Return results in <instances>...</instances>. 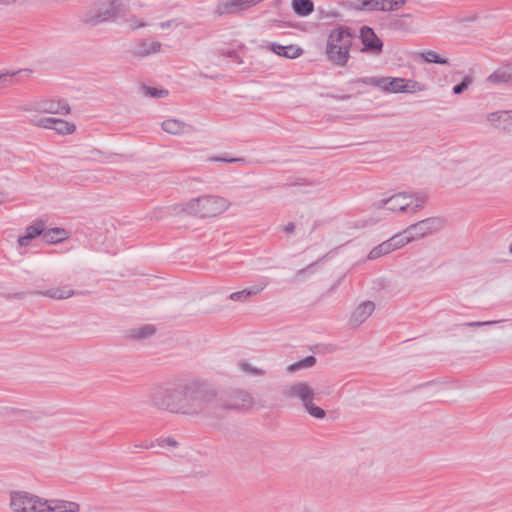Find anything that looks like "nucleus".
I'll list each match as a JSON object with an SVG mask.
<instances>
[{
	"mask_svg": "<svg viewBox=\"0 0 512 512\" xmlns=\"http://www.w3.org/2000/svg\"><path fill=\"white\" fill-rule=\"evenodd\" d=\"M217 401L213 385L199 379H181L178 414L196 417L204 415Z\"/></svg>",
	"mask_w": 512,
	"mask_h": 512,
	"instance_id": "f257e3e1",
	"label": "nucleus"
},
{
	"mask_svg": "<svg viewBox=\"0 0 512 512\" xmlns=\"http://www.w3.org/2000/svg\"><path fill=\"white\" fill-rule=\"evenodd\" d=\"M353 35L348 28L339 26L330 31L325 48L327 60L335 66L345 67L349 58Z\"/></svg>",
	"mask_w": 512,
	"mask_h": 512,
	"instance_id": "f03ea898",
	"label": "nucleus"
},
{
	"mask_svg": "<svg viewBox=\"0 0 512 512\" xmlns=\"http://www.w3.org/2000/svg\"><path fill=\"white\" fill-rule=\"evenodd\" d=\"M231 203L228 199L206 194L192 198L179 206L180 211L200 218L215 217L229 209Z\"/></svg>",
	"mask_w": 512,
	"mask_h": 512,
	"instance_id": "7ed1b4c3",
	"label": "nucleus"
},
{
	"mask_svg": "<svg viewBox=\"0 0 512 512\" xmlns=\"http://www.w3.org/2000/svg\"><path fill=\"white\" fill-rule=\"evenodd\" d=\"M181 380L158 383L148 393L149 405L158 410L178 414Z\"/></svg>",
	"mask_w": 512,
	"mask_h": 512,
	"instance_id": "20e7f679",
	"label": "nucleus"
},
{
	"mask_svg": "<svg viewBox=\"0 0 512 512\" xmlns=\"http://www.w3.org/2000/svg\"><path fill=\"white\" fill-rule=\"evenodd\" d=\"M120 0H97L84 13V23L96 26L100 23L114 19L118 13Z\"/></svg>",
	"mask_w": 512,
	"mask_h": 512,
	"instance_id": "39448f33",
	"label": "nucleus"
},
{
	"mask_svg": "<svg viewBox=\"0 0 512 512\" xmlns=\"http://www.w3.org/2000/svg\"><path fill=\"white\" fill-rule=\"evenodd\" d=\"M9 505L14 512H44L45 502L26 491H11Z\"/></svg>",
	"mask_w": 512,
	"mask_h": 512,
	"instance_id": "423d86ee",
	"label": "nucleus"
},
{
	"mask_svg": "<svg viewBox=\"0 0 512 512\" xmlns=\"http://www.w3.org/2000/svg\"><path fill=\"white\" fill-rule=\"evenodd\" d=\"M20 110L28 113L67 115L70 112V107L63 100L43 98L22 105Z\"/></svg>",
	"mask_w": 512,
	"mask_h": 512,
	"instance_id": "0eeeda50",
	"label": "nucleus"
},
{
	"mask_svg": "<svg viewBox=\"0 0 512 512\" xmlns=\"http://www.w3.org/2000/svg\"><path fill=\"white\" fill-rule=\"evenodd\" d=\"M444 221L440 217H430L409 225L404 234H410L414 240L424 238L442 229Z\"/></svg>",
	"mask_w": 512,
	"mask_h": 512,
	"instance_id": "6e6552de",
	"label": "nucleus"
},
{
	"mask_svg": "<svg viewBox=\"0 0 512 512\" xmlns=\"http://www.w3.org/2000/svg\"><path fill=\"white\" fill-rule=\"evenodd\" d=\"M406 0H350V4L357 10L373 12H390L400 9Z\"/></svg>",
	"mask_w": 512,
	"mask_h": 512,
	"instance_id": "1a4fd4ad",
	"label": "nucleus"
},
{
	"mask_svg": "<svg viewBox=\"0 0 512 512\" xmlns=\"http://www.w3.org/2000/svg\"><path fill=\"white\" fill-rule=\"evenodd\" d=\"M411 206L410 193L401 192L387 198H381L372 203L376 210L386 209L390 212L408 211Z\"/></svg>",
	"mask_w": 512,
	"mask_h": 512,
	"instance_id": "9d476101",
	"label": "nucleus"
},
{
	"mask_svg": "<svg viewBox=\"0 0 512 512\" xmlns=\"http://www.w3.org/2000/svg\"><path fill=\"white\" fill-rule=\"evenodd\" d=\"M29 122L30 124L43 129L54 130L59 135H70L76 131V126L73 123L54 117H32L29 119Z\"/></svg>",
	"mask_w": 512,
	"mask_h": 512,
	"instance_id": "9b49d317",
	"label": "nucleus"
},
{
	"mask_svg": "<svg viewBox=\"0 0 512 512\" xmlns=\"http://www.w3.org/2000/svg\"><path fill=\"white\" fill-rule=\"evenodd\" d=\"M283 395L288 399L301 400L303 407L315 398V391L308 383L298 382L284 388Z\"/></svg>",
	"mask_w": 512,
	"mask_h": 512,
	"instance_id": "f8f14e48",
	"label": "nucleus"
},
{
	"mask_svg": "<svg viewBox=\"0 0 512 512\" xmlns=\"http://www.w3.org/2000/svg\"><path fill=\"white\" fill-rule=\"evenodd\" d=\"M360 39L364 45L362 51L370 52L376 55L382 52L383 43L375 34L372 28L363 26L360 29Z\"/></svg>",
	"mask_w": 512,
	"mask_h": 512,
	"instance_id": "ddd939ff",
	"label": "nucleus"
},
{
	"mask_svg": "<svg viewBox=\"0 0 512 512\" xmlns=\"http://www.w3.org/2000/svg\"><path fill=\"white\" fill-rule=\"evenodd\" d=\"M486 119L494 127L512 134V110H500L489 113Z\"/></svg>",
	"mask_w": 512,
	"mask_h": 512,
	"instance_id": "4468645a",
	"label": "nucleus"
},
{
	"mask_svg": "<svg viewBox=\"0 0 512 512\" xmlns=\"http://www.w3.org/2000/svg\"><path fill=\"white\" fill-rule=\"evenodd\" d=\"M254 404V398L245 390H236L229 395L228 402L225 405L231 409L251 408Z\"/></svg>",
	"mask_w": 512,
	"mask_h": 512,
	"instance_id": "2eb2a0df",
	"label": "nucleus"
},
{
	"mask_svg": "<svg viewBox=\"0 0 512 512\" xmlns=\"http://www.w3.org/2000/svg\"><path fill=\"white\" fill-rule=\"evenodd\" d=\"M375 310V304L372 301H364L359 304L350 316V324L354 327L364 323Z\"/></svg>",
	"mask_w": 512,
	"mask_h": 512,
	"instance_id": "dca6fc26",
	"label": "nucleus"
},
{
	"mask_svg": "<svg viewBox=\"0 0 512 512\" xmlns=\"http://www.w3.org/2000/svg\"><path fill=\"white\" fill-rule=\"evenodd\" d=\"M44 512H79L80 505L73 501L61 499H44Z\"/></svg>",
	"mask_w": 512,
	"mask_h": 512,
	"instance_id": "f3484780",
	"label": "nucleus"
},
{
	"mask_svg": "<svg viewBox=\"0 0 512 512\" xmlns=\"http://www.w3.org/2000/svg\"><path fill=\"white\" fill-rule=\"evenodd\" d=\"M161 128L163 129V131L171 135H182L194 131L193 127L190 124L176 118L164 120L161 123Z\"/></svg>",
	"mask_w": 512,
	"mask_h": 512,
	"instance_id": "a211bd4d",
	"label": "nucleus"
},
{
	"mask_svg": "<svg viewBox=\"0 0 512 512\" xmlns=\"http://www.w3.org/2000/svg\"><path fill=\"white\" fill-rule=\"evenodd\" d=\"M32 294L41 295L55 300L68 299L76 294L69 286L52 287L47 290L35 291Z\"/></svg>",
	"mask_w": 512,
	"mask_h": 512,
	"instance_id": "6ab92c4d",
	"label": "nucleus"
},
{
	"mask_svg": "<svg viewBox=\"0 0 512 512\" xmlns=\"http://www.w3.org/2000/svg\"><path fill=\"white\" fill-rule=\"evenodd\" d=\"M161 43L158 41L140 40L136 43L133 49V55L136 57H147L149 55L158 53L161 49Z\"/></svg>",
	"mask_w": 512,
	"mask_h": 512,
	"instance_id": "aec40b11",
	"label": "nucleus"
},
{
	"mask_svg": "<svg viewBox=\"0 0 512 512\" xmlns=\"http://www.w3.org/2000/svg\"><path fill=\"white\" fill-rule=\"evenodd\" d=\"M44 229V223L42 221H37L34 224L26 227L25 234L18 238V244L21 247H25L29 245V242L33 240L37 236H42Z\"/></svg>",
	"mask_w": 512,
	"mask_h": 512,
	"instance_id": "412c9836",
	"label": "nucleus"
},
{
	"mask_svg": "<svg viewBox=\"0 0 512 512\" xmlns=\"http://www.w3.org/2000/svg\"><path fill=\"white\" fill-rule=\"evenodd\" d=\"M271 50L275 54L288 59H295L303 53V50L296 45L283 46L277 43H273L271 45Z\"/></svg>",
	"mask_w": 512,
	"mask_h": 512,
	"instance_id": "4be33fe9",
	"label": "nucleus"
},
{
	"mask_svg": "<svg viewBox=\"0 0 512 512\" xmlns=\"http://www.w3.org/2000/svg\"><path fill=\"white\" fill-rule=\"evenodd\" d=\"M264 288L265 284H257L241 291L231 293L229 299L235 302H246L251 296L262 292Z\"/></svg>",
	"mask_w": 512,
	"mask_h": 512,
	"instance_id": "5701e85b",
	"label": "nucleus"
},
{
	"mask_svg": "<svg viewBox=\"0 0 512 512\" xmlns=\"http://www.w3.org/2000/svg\"><path fill=\"white\" fill-rule=\"evenodd\" d=\"M510 81H512V66L498 69L487 78V82L492 84H506Z\"/></svg>",
	"mask_w": 512,
	"mask_h": 512,
	"instance_id": "b1692460",
	"label": "nucleus"
},
{
	"mask_svg": "<svg viewBox=\"0 0 512 512\" xmlns=\"http://www.w3.org/2000/svg\"><path fill=\"white\" fill-rule=\"evenodd\" d=\"M67 238V232L62 228L43 229L42 239L49 244L58 243Z\"/></svg>",
	"mask_w": 512,
	"mask_h": 512,
	"instance_id": "393cba45",
	"label": "nucleus"
},
{
	"mask_svg": "<svg viewBox=\"0 0 512 512\" xmlns=\"http://www.w3.org/2000/svg\"><path fill=\"white\" fill-rule=\"evenodd\" d=\"M292 9L300 17H306L314 11V3L311 0H292Z\"/></svg>",
	"mask_w": 512,
	"mask_h": 512,
	"instance_id": "a878e982",
	"label": "nucleus"
},
{
	"mask_svg": "<svg viewBox=\"0 0 512 512\" xmlns=\"http://www.w3.org/2000/svg\"><path fill=\"white\" fill-rule=\"evenodd\" d=\"M31 73L32 71L29 69L0 73V85L1 87H8L13 83L21 82L20 78H16L15 80L13 78L21 74H24L26 77H29Z\"/></svg>",
	"mask_w": 512,
	"mask_h": 512,
	"instance_id": "bb28decb",
	"label": "nucleus"
},
{
	"mask_svg": "<svg viewBox=\"0 0 512 512\" xmlns=\"http://www.w3.org/2000/svg\"><path fill=\"white\" fill-rule=\"evenodd\" d=\"M390 77H363L355 80V83H361L364 85H371L379 87L386 92H389Z\"/></svg>",
	"mask_w": 512,
	"mask_h": 512,
	"instance_id": "cd10ccee",
	"label": "nucleus"
},
{
	"mask_svg": "<svg viewBox=\"0 0 512 512\" xmlns=\"http://www.w3.org/2000/svg\"><path fill=\"white\" fill-rule=\"evenodd\" d=\"M386 241L388 242L390 251L393 252L395 250H398V249L404 247L405 245L409 244L410 242H412L413 237H411L410 234H404V231H403L402 233L395 234L394 236H392L391 238H389Z\"/></svg>",
	"mask_w": 512,
	"mask_h": 512,
	"instance_id": "c85d7f7f",
	"label": "nucleus"
},
{
	"mask_svg": "<svg viewBox=\"0 0 512 512\" xmlns=\"http://www.w3.org/2000/svg\"><path fill=\"white\" fill-rule=\"evenodd\" d=\"M411 17V14H405L399 17H395L389 23V27L394 31L400 32H411L412 27L411 24L407 21L408 18Z\"/></svg>",
	"mask_w": 512,
	"mask_h": 512,
	"instance_id": "c756f323",
	"label": "nucleus"
},
{
	"mask_svg": "<svg viewBox=\"0 0 512 512\" xmlns=\"http://www.w3.org/2000/svg\"><path fill=\"white\" fill-rule=\"evenodd\" d=\"M238 366L241 372L248 376L262 377L266 374V371L264 369L256 367L246 360L239 361Z\"/></svg>",
	"mask_w": 512,
	"mask_h": 512,
	"instance_id": "7c9ffc66",
	"label": "nucleus"
},
{
	"mask_svg": "<svg viewBox=\"0 0 512 512\" xmlns=\"http://www.w3.org/2000/svg\"><path fill=\"white\" fill-rule=\"evenodd\" d=\"M419 57L426 63H435L440 65H449L450 62L447 58H444L437 54L435 51L428 50L423 51L419 54Z\"/></svg>",
	"mask_w": 512,
	"mask_h": 512,
	"instance_id": "2f4dec72",
	"label": "nucleus"
},
{
	"mask_svg": "<svg viewBox=\"0 0 512 512\" xmlns=\"http://www.w3.org/2000/svg\"><path fill=\"white\" fill-rule=\"evenodd\" d=\"M410 200L411 206L409 208V211L411 213H416L418 210L424 207V204L426 203L427 200V196L422 192H417L410 194Z\"/></svg>",
	"mask_w": 512,
	"mask_h": 512,
	"instance_id": "473e14b6",
	"label": "nucleus"
},
{
	"mask_svg": "<svg viewBox=\"0 0 512 512\" xmlns=\"http://www.w3.org/2000/svg\"><path fill=\"white\" fill-rule=\"evenodd\" d=\"M391 253L387 241H383L379 245L375 246L367 255L368 260H376L384 255Z\"/></svg>",
	"mask_w": 512,
	"mask_h": 512,
	"instance_id": "72a5a7b5",
	"label": "nucleus"
},
{
	"mask_svg": "<svg viewBox=\"0 0 512 512\" xmlns=\"http://www.w3.org/2000/svg\"><path fill=\"white\" fill-rule=\"evenodd\" d=\"M316 363V358L314 356H307L306 358L291 364L287 367V371L289 373H294L300 369L312 367Z\"/></svg>",
	"mask_w": 512,
	"mask_h": 512,
	"instance_id": "f704fd0d",
	"label": "nucleus"
},
{
	"mask_svg": "<svg viewBox=\"0 0 512 512\" xmlns=\"http://www.w3.org/2000/svg\"><path fill=\"white\" fill-rule=\"evenodd\" d=\"M155 332V328L152 325H145L139 328L131 330L130 336L135 339H146L152 336Z\"/></svg>",
	"mask_w": 512,
	"mask_h": 512,
	"instance_id": "c9c22d12",
	"label": "nucleus"
},
{
	"mask_svg": "<svg viewBox=\"0 0 512 512\" xmlns=\"http://www.w3.org/2000/svg\"><path fill=\"white\" fill-rule=\"evenodd\" d=\"M472 82H473V78L470 75H465L463 77L462 81L453 87V93L455 95L462 94L464 91H466L468 89V87L472 84Z\"/></svg>",
	"mask_w": 512,
	"mask_h": 512,
	"instance_id": "e433bc0d",
	"label": "nucleus"
},
{
	"mask_svg": "<svg viewBox=\"0 0 512 512\" xmlns=\"http://www.w3.org/2000/svg\"><path fill=\"white\" fill-rule=\"evenodd\" d=\"M404 93H414L418 91H423L425 86L414 80H406L404 79Z\"/></svg>",
	"mask_w": 512,
	"mask_h": 512,
	"instance_id": "4c0bfd02",
	"label": "nucleus"
},
{
	"mask_svg": "<svg viewBox=\"0 0 512 512\" xmlns=\"http://www.w3.org/2000/svg\"><path fill=\"white\" fill-rule=\"evenodd\" d=\"M304 408L312 417L317 419H323L326 415L325 411L321 407L313 404V401L308 403L307 406H304Z\"/></svg>",
	"mask_w": 512,
	"mask_h": 512,
	"instance_id": "58836bf2",
	"label": "nucleus"
},
{
	"mask_svg": "<svg viewBox=\"0 0 512 512\" xmlns=\"http://www.w3.org/2000/svg\"><path fill=\"white\" fill-rule=\"evenodd\" d=\"M389 86V92L404 93V78H391Z\"/></svg>",
	"mask_w": 512,
	"mask_h": 512,
	"instance_id": "ea45409f",
	"label": "nucleus"
},
{
	"mask_svg": "<svg viewBox=\"0 0 512 512\" xmlns=\"http://www.w3.org/2000/svg\"><path fill=\"white\" fill-rule=\"evenodd\" d=\"M143 90L146 95H148L150 97H154V98H163L168 95V91L165 89H157L154 87L144 86Z\"/></svg>",
	"mask_w": 512,
	"mask_h": 512,
	"instance_id": "a19ab883",
	"label": "nucleus"
},
{
	"mask_svg": "<svg viewBox=\"0 0 512 512\" xmlns=\"http://www.w3.org/2000/svg\"><path fill=\"white\" fill-rule=\"evenodd\" d=\"M505 320H498V321H475V322H467L464 323V326L476 328V327H482V326H495L499 323L504 322Z\"/></svg>",
	"mask_w": 512,
	"mask_h": 512,
	"instance_id": "79ce46f5",
	"label": "nucleus"
},
{
	"mask_svg": "<svg viewBox=\"0 0 512 512\" xmlns=\"http://www.w3.org/2000/svg\"><path fill=\"white\" fill-rule=\"evenodd\" d=\"M213 161H220V162H226V163H234V162H243V158H223V157H216L212 158Z\"/></svg>",
	"mask_w": 512,
	"mask_h": 512,
	"instance_id": "37998d69",
	"label": "nucleus"
},
{
	"mask_svg": "<svg viewBox=\"0 0 512 512\" xmlns=\"http://www.w3.org/2000/svg\"><path fill=\"white\" fill-rule=\"evenodd\" d=\"M316 263H311L310 265H308L307 267L303 268V269H300L297 271V277L298 278H302L304 277L306 274L310 273L311 271V268L315 265Z\"/></svg>",
	"mask_w": 512,
	"mask_h": 512,
	"instance_id": "c03bdc74",
	"label": "nucleus"
},
{
	"mask_svg": "<svg viewBox=\"0 0 512 512\" xmlns=\"http://www.w3.org/2000/svg\"><path fill=\"white\" fill-rule=\"evenodd\" d=\"M294 230H295V225L292 222L288 223L285 226V232H287V233H292V232H294Z\"/></svg>",
	"mask_w": 512,
	"mask_h": 512,
	"instance_id": "a18cd8bd",
	"label": "nucleus"
},
{
	"mask_svg": "<svg viewBox=\"0 0 512 512\" xmlns=\"http://www.w3.org/2000/svg\"><path fill=\"white\" fill-rule=\"evenodd\" d=\"M343 279H344V276L340 277V278L336 281V283H334V284L330 287L329 292L334 291V290H335V289L340 285V283L342 282V280H343Z\"/></svg>",
	"mask_w": 512,
	"mask_h": 512,
	"instance_id": "49530a36",
	"label": "nucleus"
},
{
	"mask_svg": "<svg viewBox=\"0 0 512 512\" xmlns=\"http://www.w3.org/2000/svg\"><path fill=\"white\" fill-rule=\"evenodd\" d=\"M222 55L223 56H226V57H231V58H237V55H236V52L235 51H226V52H222Z\"/></svg>",
	"mask_w": 512,
	"mask_h": 512,
	"instance_id": "de8ad7c7",
	"label": "nucleus"
},
{
	"mask_svg": "<svg viewBox=\"0 0 512 512\" xmlns=\"http://www.w3.org/2000/svg\"><path fill=\"white\" fill-rule=\"evenodd\" d=\"M165 441L169 446L175 447L177 445L176 440L173 438H167Z\"/></svg>",
	"mask_w": 512,
	"mask_h": 512,
	"instance_id": "09e8293b",
	"label": "nucleus"
},
{
	"mask_svg": "<svg viewBox=\"0 0 512 512\" xmlns=\"http://www.w3.org/2000/svg\"><path fill=\"white\" fill-rule=\"evenodd\" d=\"M171 26V21H165V22H161L160 23V28L161 29H167Z\"/></svg>",
	"mask_w": 512,
	"mask_h": 512,
	"instance_id": "8fccbe9b",
	"label": "nucleus"
},
{
	"mask_svg": "<svg viewBox=\"0 0 512 512\" xmlns=\"http://www.w3.org/2000/svg\"><path fill=\"white\" fill-rule=\"evenodd\" d=\"M15 0H0L1 3L3 4H9L11 2H14Z\"/></svg>",
	"mask_w": 512,
	"mask_h": 512,
	"instance_id": "3c124183",
	"label": "nucleus"
},
{
	"mask_svg": "<svg viewBox=\"0 0 512 512\" xmlns=\"http://www.w3.org/2000/svg\"><path fill=\"white\" fill-rule=\"evenodd\" d=\"M144 26H145V24L143 22H138L136 27H144Z\"/></svg>",
	"mask_w": 512,
	"mask_h": 512,
	"instance_id": "603ef678",
	"label": "nucleus"
},
{
	"mask_svg": "<svg viewBox=\"0 0 512 512\" xmlns=\"http://www.w3.org/2000/svg\"><path fill=\"white\" fill-rule=\"evenodd\" d=\"M4 201V195L2 193H0V203H2Z\"/></svg>",
	"mask_w": 512,
	"mask_h": 512,
	"instance_id": "864d4df0",
	"label": "nucleus"
},
{
	"mask_svg": "<svg viewBox=\"0 0 512 512\" xmlns=\"http://www.w3.org/2000/svg\"><path fill=\"white\" fill-rule=\"evenodd\" d=\"M509 251L512 253V241H511V244L509 246Z\"/></svg>",
	"mask_w": 512,
	"mask_h": 512,
	"instance_id": "5fc2aeb1",
	"label": "nucleus"
},
{
	"mask_svg": "<svg viewBox=\"0 0 512 512\" xmlns=\"http://www.w3.org/2000/svg\"><path fill=\"white\" fill-rule=\"evenodd\" d=\"M350 96H343L341 99H349Z\"/></svg>",
	"mask_w": 512,
	"mask_h": 512,
	"instance_id": "6e6d98bb",
	"label": "nucleus"
}]
</instances>
